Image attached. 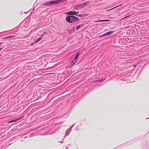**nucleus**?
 <instances>
[{
  "label": "nucleus",
  "instance_id": "7ed1b4c3",
  "mask_svg": "<svg viewBox=\"0 0 149 149\" xmlns=\"http://www.w3.org/2000/svg\"><path fill=\"white\" fill-rule=\"evenodd\" d=\"M79 53H78L76 56L74 58V61H72L71 62V64L74 65L75 63H76L77 61V58L79 56Z\"/></svg>",
  "mask_w": 149,
  "mask_h": 149
},
{
  "label": "nucleus",
  "instance_id": "4468645a",
  "mask_svg": "<svg viewBox=\"0 0 149 149\" xmlns=\"http://www.w3.org/2000/svg\"><path fill=\"white\" fill-rule=\"evenodd\" d=\"M2 49H3L2 48H0V51Z\"/></svg>",
  "mask_w": 149,
  "mask_h": 149
},
{
  "label": "nucleus",
  "instance_id": "9b49d317",
  "mask_svg": "<svg viewBox=\"0 0 149 149\" xmlns=\"http://www.w3.org/2000/svg\"><path fill=\"white\" fill-rule=\"evenodd\" d=\"M13 37V36H9V37H5L4 38V39H6V38H11V37Z\"/></svg>",
  "mask_w": 149,
  "mask_h": 149
},
{
  "label": "nucleus",
  "instance_id": "f8f14e48",
  "mask_svg": "<svg viewBox=\"0 0 149 149\" xmlns=\"http://www.w3.org/2000/svg\"><path fill=\"white\" fill-rule=\"evenodd\" d=\"M104 80V79H102V80H100L99 81H101V82H103V81Z\"/></svg>",
  "mask_w": 149,
  "mask_h": 149
},
{
  "label": "nucleus",
  "instance_id": "f3484780",
  "mask_svg": "<svg viewBox=\"0 0 149 149\" xmlns=\"http://www.w3.org/2000/svg\"><path fill=\"white\" fill-rule=\"evenodd\" d=\"M84 4H86V3H84Z\"/></svg>",
  "mask_w": 149,
  "mask_h": 149
},
{
  "label": "nucleus",
  "instance_id": "1a4fd4ad",
  "mask_svg": "<svg viewBox=\"0 0 149 149\" xmlns=\"http://www.w3.org/2000/svg\"><path fill=\"white\" fill-rule=\"evenodd\" d=\"M20 119H21V118H19V119H17V120H12V121H13V122H15L16 121H18Z\"/></svg>",
  "mask_w": 149,
  "mask_h": 149
},
{
  "label": "nucleus",
  "instance_id": "f257e3e1",
  "mask_svg": "<svg viewBox=\"0 0 149 149\" xmlns=\"http://www.w3.org/2000/svg\"><path fill=\"white\" fill-rule=\"evenodd\" d=\"M66 20L69 23H72L78 21L79 19L77 17L73 16H68L66 17Z\"/></svg>",
  "mask_w": 149,
  "mask_h": 149
},
{
  "label": "nucleus",
  "instance_id": "423d86ee",
  "mask_svg": "<svg viewBox=\"0 0 149 149\" xmlns=\"http://www.w3.org/2000/svg\"><path fill=\"white\" fill-rule=\"evenodd\" d=\"M42 39V37H40V38H39L38 40H37L36 41V42H35V43H33L31 45H33V44L36 43L38 42L39 41H40Z\"/></svg>",
  "mask_w": 149,
  "mask_h": 149
},
{
  "label": "nucleus",
  "instance_id": "39448f33",
  "mask_svg": "<svg viewBox=\"0 0 149 149\" xmlns=\"http://www.w3.org/2000/svg\"><path fill=\"white\" fill-rule=\"evenodd\" d=\"M79 13V12H76L75 11H70L67 14L69 15H76L77 14Z\"/></svg>",
  "mask_w": 149,
  "mask_h": 149
},
{
  "label": "nucleus",
  "instance_id": "ddd939ff",
  "mask_svg": "<svg viewBox=\"0 0 149 149\" xmlns=\"http://www.w3.org/2000/svg\"><path fill=\"white\" fill-rule=\"evenodd\" d=\"M13 123V121H10V122H9L8 123Z\"/></svg>",
  "mask_w": 149,
  "mask_h": 149
},
{
  "label": "nucleus",
  "instance_id": "6e6552de",
  "mask_svg": "<svg viewBox=\"0 0 149 149\" xmlns=\"http://www.w3.org/2000/svg\"><path fill=\"white\" fill-rule=\"evenodd\" d=\"M121 5H121H121H119V6H116L115 7H114L113 8H112V9H110V10H107V11H109V10H112L113 9H115V8H116L118 7H119V6H121Z\"/></svg>",
  "mask_w": 149,
  "mask_h": 149
},
{
  "label": "nucleus",
  "instance_id": "2eb2a0df",
  "mask_svg": "<svg viewBox=\"0 0 149 149\" xmlns=\"http://www.w3.org/2000/svg\"><path fill=\"white\" fill-rule=\"evenodd\" d=\"M0 43H1V44H2L3 43V42H1Z\"/></svg>",
  "mask_w": 149,
  "mask_h": 149
},
{
  "label": "nucleus",
  "instance_id": "dca6fc26",
  "mask_svg": "<svg viewBox=\"0 0 149 149\" xmlns=\"http://www.w3.org/2000/svg\"><path fill=\"white\" fill-rule=\"evenodd\" d=\"M0 45H1V43H0Z\"/></svg>",
  "mask_w": 149,
  "mask_h": 149
},
{
  "label": "nucleus",
  "instance_id": "9d476101",
  "mask_svg": "<svg viewBox=\"0 0 149 149\" xmlns=\"http://www.w3.org/2000/svg\"><path fill=\"white\" fill-rule=\"evenodd\" d=\"M81 27V26L80 25H79L78 26H77L76 27V29H79V28H80Z\"/></svg>",
  "mask_w": 149,
  "mask_h": 149
},
{
  "label": "nucleus",
  "instance_id": "20e7f679",
  "mask_svg": "<svg viewBox=\"0 0 149 149\" xmlns=\"http://www.w3.org/2000/svg\"><path fill=\"white\" fill-rule=\"evenodd\" d=\"M113 32V31H109V32H108L100 36V37H102L105 36H110L111 34H112V33Z\"/></svg>",
  "mask_w": 149,
  "mask_h": 149
},
{
  "label": "nucleus",
  "instance_id": "f03ea898",
  "mask_svg": "<svg viewBox=\"0 0 149 149\" xmlns=\"http://www.w3.org/2000/svg\"><path fill=\"white\" fill-rule=\"evenodd\" d=\"M61 1V0H58L55 1H51L47 4V5H54V4H58L60 3V2Z\"/></svg>",
  "mask_w": 149,
  "mask_h": 149
},
{
  "label": "nucleus",
  "instance_id": "0eeeda50",
  "mask_svg": "<svg viewBox=\"0 0 149 149\" xmlns=\"http://www.w3.org/2000/svg\"><path fill=\"white\" fill-rule=\"evenodd\" d=\"M110 20H102L96 21V22H109Z\"/></svg>",
  "mask_w": 149,
  "mask_h": 149
}]
</instances>
